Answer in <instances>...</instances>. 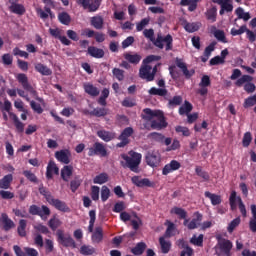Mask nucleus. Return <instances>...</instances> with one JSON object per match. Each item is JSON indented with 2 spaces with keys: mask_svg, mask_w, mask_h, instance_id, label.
<instances>
[{
  "mask_svg": "<svg viewBox=\"0 0 256 256\" xmlns=\"http://www.w3.org/2000/svg\"><path fill=\"white\" fill-rule=\"evenodd\" d=\"M143 35L146 37V39H150L153 45L158 49H164L165 47V51L173 50V36H171V34H168L165 37L161 36V34H158L157 38L155 39V31L153 29H145L143 31Z\"/></svg>",
  "mask_w": 256,
  "mask_h": 256,
  "instance_id": "obj_1",
  "label": "nucleus"
},
{
  "mask_svg": "<svg viewBox=\"0 0 256 256\" xmlns=\"http://www.w3.org/2000/svg\"><path fill=\"white\" fill-rule=\"evenodd\" d=\"M120 157L123 159V161H120V165L124 169H129L132 173H139V165H141V160L143 159L141 153L130 150L128 154L123 153Z\"/></svg>",
  "mask_w": 256,
  "mask_h": 256,
  "instance_id": "obj_2",
  "label": "nucleus"
},
{
  "mask_svg": "<svg viewBox=\"0 0 256 256\" xmlns=\"http://www.w3.org/2000/svg\"><path fill=\"white\" fill-rule=\"evenodd\" d=\"M153 61H161V56L157 55H149L143 60V65L139 69V77L143 79L147 83H151V81H155L153 78V74L151 73L153 67L149 65V63H153Z\"/></svg>",
  "mask_w": 256,
  "mask_h": 256,
  "instance_id": "obj_3",
  "label": "nucleus"
},
{
  "mask_svg": "<svg viewBox=\"0 0 256 256\" xmlns=\"http://www.w3.org/2000/svg\"><path fill=\"white\" fill-rule=\"evenodd\" d=\"M16 80L18 83L23 87L24 91H28L30 95L34 97L38 101V103H45V100L43 98L39 97V94L33 89V86L31 83H29V78L27 77V74L25 73H18L16 75Z\"/></svg>",
  "mask_w": 256,
  "mask_h": 256,
  "instance_id": "obj_4",
  "label": "nucleus"
},
{
  "mask_svg": "<svg viewBox=\"0 0 256 256\" xmlns=\"http://www.w3.org/2000/svg\"><path fill=\"white\" fill-rule=\"evenodd\" d=\"M236 87H243L244 85V91L248 94L255 93L256 86L253 84V76L251 75H242L236 82Z\"/></svg>",
  "mask_w": 256,
  "mask_h": 256,
  "instance_id": "obj_5",
  "label": "nucleus"
},
{
  "mask_svg": "<svg viewBox=\"0 0 256 256\" xmlns=\"http://www.w3.org/2000/svg\"><path fill=\"white\" fill-rule=\"evenodd\" d=\"M30 215H38L42 221H47L49 215H51V209L49 207L42 205L41 207L33 204L29 207Z\"/></svg>",
  "mask_w": 256,
  "mask_h": 256,
  "instance_id": "obj_6",
  "label": "nucleus"
},
{
  "mask_svg": "<svg viewBox=\"0 0 256 256\" xmlns=\"http://www.w3.org/2000/svg\"><path fill=\"white\" fill-rule=\"evenodd\" d=\"M56 237L58 239V243L63 245V247H75V240H73V237H71L70 234H65L63 230H57Z\"/></svg>",
  "mask_w": 256,
  "mask_h": 256,
  "instance_id": "obj_7",
  "label": "nucleus"
},
{
  "mask_svg": "<svg viewBox=\"0 0 256 256\" xmlns=\"http://www.w3.org/2000/svg\"><path fill=\"white\" fill-rule=\"evenodd\" d=\"M133 133H134V130L132 127L125 128L118 137L120 142L116 144V147L118 148L127 147V145L131 143V140H129V137H131Z\"/></svg>",
  "mask_w": 256,
  "mask_h": 256,
  "instance_id": "obj_8",
  "label": "nucleus"
},
{
  "mask_svg": "<svg viewBox=\"0 0 256 256\" xmlns=\"http://www.w3.org/2000/svg\"><path fill=\"white\" fill-rule=\"evenodd\" d=\"M94 155H99L100 157H107V148H105V144L101 142L94 143L93 147L89 148L88 156L94 157Z\"/></svg>",
  "mask_w": 256,
  "mask_h": 256,
  "instance_id": "obj_9",
  "label": "nucleus"
},
{
  "mask_svg": "<svg viewBox=\"0 0 256 256\" xmlns=\"http://www.w3.org/2000/svg\"><path fill=\"white\" fill-rule=\"evenodd\" d=\"M148 138L151 139V141H155L156 143H160L161 145H166V147H169L171 143L173 142V139L166 138L165 135L159 132H151L148 135Z\"/></svg>",
  "mask_w": 256,
  "mask_h": 256,
  "instance_id": "obj_10",
  "label": "nucleus"
},
{
  "mask_svg": "<svg viewBox=\"0 0 256 256\" xmlns=\"http://www.w3.org/2000/svg\"><path fill=\"white\" fill-rule=\"evenodd\" d=\"M54 157L57 159V161H59V163L69 165V163H71V150L62 149L60 151H56Z\"/></svg>",
  "mask_w": 256,
  "mask_h": 256,
  "instance_id": "obj_11",
  "label": "nucleus"
},
{
  "mask_svg": "<svg viewBox=\"0 0 256 256\" xmlns=\"http://www.w3.org/2000/svg\"><path fill=\"white\" fill-rule=\"evenodd\" d=\"M101 1L103 0H94L92 3H89V0H77V3L82 5L84 9H88L90 13H95L101 7Z\"/></svg>",
  "mask_w": 256,
  "mask_h": 256,
  "instance_id": "obj_12",
  "label": "nucleus"
},
{
  "mask_svg": "<svg viewBox=\"0 0 256 256\" xmlns=\"http://www.w3.org/2000/svg\"><path fill=\"white\" fill-rule=\"evenodd\" d=\"M168 123L165 119V114L163 112L156 117V120L151 121V129H156L157 131H161V129H165Z\"/></svg>",
  "mask_w": 256,
  "mask_h": 256,
  "instance_id": "obj_13",
  "label": "nucleus"
},
{
  "mask_svg": "<svg viewBox=\"0 0 256 256\" xmlns=\"http://www.w3.org/2000/svg\"><path fill=\"white\" fill-rule=\"evenodd\" d=\"M9 3V11H11V13H14L15 15H25V6L19 4V0H9Z\"/></svg>",
  "mask_w": 256,
  "mask_h": 256,
  "instance_id": "obj_14",
  "label": "nucleus"
},
{
  "mask_svg": "<svg viewBox=\"0 0 256 256\" xmlns=\"http://www.w3.org/2000/svg\"><path fill=\"white\" fill-rule=\"evenodd\" d=\"M3 225L4 231H11V229H14L15 222L9 218V215L7 213L0 214V226Z\"/></svg>",
  "mask_w": 256,
  "mask_h": 256,
  "instance_id": "obj_15",
  "label": "nucleus"
},
{
  "mask_svg": "<svg viewBox=\"0 0 256 256\" xmlns=\"http://www.w3.org/2000/svg\"><path fill=\"white\" fill-rule=\"evenodd\" d=\"M176 66L181 69L184 77L186 79H191V77H193L195 75V70L194 69H187V64L185 62H183V60L177 58L176 59Z\"/></svg>",
  "mask_w": 256,
  "mask_h": 256,
  "instance_id": "obj_16",
  "label": "nucleus"
},
{
  "mask_svg": "<svg viewBox=\"0 0 256 256\" xmlns=\"http://www.w3.org/2000/svg\"><path fill=\"white\" fill-rule=\"evenodd\" d=\"M218 245L220 247V251H222L224 255L231 256V249H233V242H231V240H227L225 238L220 239Z\"/></svg>",
  "mask_w": 256,
  "mask_h": 256,
  "instance_id": "obj_17",
  "label": "nucleus"
},
{
  "mask_svg": "<svg viewBox=\"0 0 256 256\" xmlns=\"http://www.w3.org/2000/svg\"><path fill=\"white\" fill-rule=\"evenodd\" d=\"M181 169V163L177 160H172L170 163L166 164L162 169V175H169L173 171H179Z\"/></svg>",
  "mask_w": 256,
  "mask_h": 256,
  "instance_id": "obj_18",
  "label": "nucleus"
},
{
  "mask_svg": "<svg viewBox=\"0 0 256 256\" xmlns=\"http://www.w3.org/2000/svg\"><path fill=\"white\" fill-rule=\"evenodd\" d=\"M53 173L54 175H59V167L55 161L50 160L46 168V179H48V181L53 179Z\"/></svg>",
  "mask_w": 256,
  "mask_h": 256,
  "instance_id": "obj_19",
  "label": "nucleus"
},
{
  "mask_svg": "<svg viewBox=\"0 0 256 256\" xmlns=\"http://www.w3.org/2000/svg\"><path fill=\"white\" fill-rule=\"evenodd\" d=\"M163 111L161 110H151V108H145L143 110V113L141 115L142 119H144V121H153V119H155V117H157L158 115H160Z\"/></svg>",
  "mask_w": 256,
  "mask_h": 256,
  "instance_id": "obj_20",
  "label": "nucleus"
},
{
  "mask_svg": "<svg viewBox=\"0 0 256 256\" xmlns=\"http://www.w3.org/2000/svg\"><path fill=\"white\" fill-rule=\"evenodd\" d=\"M49 205H52V207H55L58 211H62V213H69L70 209L67 207V203L64 201H61L59 199L53 198Z\"/></svg>",
  "mask_w": 256,
  "mask_h": 256,
  "instance_id": "obj_21",
  "label": "nucleus"
},
{
  "mask_svg": "<svg viewBox=\"0 0 256 256\" xmlns=\"http://www.w3.org/2000/svg\"><path fill=\"white\" fill-rule=\"evenodd\" d=\"M124 59L128 63H131L132 65H139V63H141V59H143V57L138 53L133 54L131 52H126V53H124Z\"/></svg>",
  "mask_w": 256,
  "mask_h": 256,
  "instance_id": "obj_22",
  "label": "nucleus"
},
{
  "mask_svg": "<svg viewBox=\"0 0 256 256\" xmlns=\"http://www.w3.org/2000/svg\"><path fill=\"white\" fill-rule=\"evenodd\" d=\"M97 136L102 139V141H105V143H109V141H113L115 139L116 134L115 132L107 131V130H98Z\"/></svg>",
  "mask_w": 256,
  "mask_h": 256,
  "instance_id": "obj_23",
  "label": "nucleus"
},
{
  "mask_svg": "<svg viewBox=\"0 0 256 256\" xmlns=\"http://www.w3.org/2000/svg\"><path fill=\"white\" fill-rule=\"evenodd\" d=\"M146 163L150 167H157L161 163V157L155 153H148L146 155Z\"/></svg>",
  "mask_w": 256,
  "mask_h": 256,
  "instance_id": "obj_24",
  "label": "nucleus"
},
{
  "mask_svg": "<svg viewBox=\"0 0 256 256\" xmlns=\"http://www.w3.org/2000/svg\"><path fill=\"white\" fill-rule=\"evenodd\" d=\"M88 55L94 57V59H103L105 57V51L101 48L95 46L88 47Z\"/></svg>",
  "mask_w": 256,
  "mask_h": 256,
  "instance_id": "obj_25",
  "label": "nucleus"
},
{
  "mask_svg": "<svg viewBox=\"0 0 256 256\" xmlns=\"http://www.w3.org/2000/svg\"><path fill=\"white\" fill-rule=\"evenodd\" d=\"M34 69L35 71H37V73H40V75H44L46 77H49V75H53V70H51V68L47 67L43 63H36Z\"/></svg>",
  "mask_w": 256,
  "mask_h": 256,
  "instance_id": "obj_26",
  "label": "nucleus"
},
{
  "mask_svg": "<svg viewBox=\"0 0 256 256\" xmlns=\"http://www.w3.org/2000/svg\"><path fill=\"white\" fill-rule=\"evenodd\" d=\"M195 215L196 218H193L187 225V229H189L190 231H193V229H197V227H199V223L203 221V214L196 212Z\"/></svg>",
  "mask_w": 256,
  "mask_h": 256,
  "instance_id": "obj_27",
  "label": "nucleus"
},
{
  "mask_svg": "<svg viewBox=\"0 0 256 256\" xmlns=\"http://www.w3.org/2000/svg\"><path fill=\"white\" fill-rule=\"evenodd\" d=\"M84 91L87 93V95H90V97H98L100 93L99 88L91 83L84 84Z\"/></svg>",
  "mask_w": 256,
  "mask_h": 256,
  "instance_id": "obj_28",
  "label": "nucleus"
},
{
  "mask_svg": "<svg viewBox=\"0 0 256 256\" xmlns=\"http://www.w3.org/2000/svg\"><path fill=\"white\" fill-rule=\"evenodd\" d=\"M147 249V244L145 242H138L135 247L131 249V254L135 256H141L145 253Z\"/></svg>",
  "mask_w": 256,
  "mask_h": 256,
  "instance_id": "obj_29",
  "label": "nucleus"
},
{
  "mask_svg": "<svg viewBox=\"0 0 256 256\" xmlns=\"http://www.w3.org/2000/svg\"><path fill=\"white\" fill-rule=\"evenodd\" d=\"M201 2V0H181V7H188V11L193 13L197 9V3Z\"/></svg>",
  "mask_w": 256,
  "mask_h": 256,
  "instance_id": "obj_30",
  "label": "nucleus"
},
{
  "mask_svg": "<svg viewBox=\"0 0 256 256\" xmlns=\"http://www.w3.org/2000/svg\"><path fill=\"white\" fill-rule=\"evenodd\" d=\"M72 175H73V166H71V165H65V166L61 169V178H62L63 181H65L66 183L69 181V179L71 178Z\"/></svg>",
  "mask_w": 256,
  "mask_h": 256,
  "instance_id": "obj_31",
  "label": "nucleus"
},
{
  "mask_svg": "<svg viewBox=\"0 0 256 256\" xmlns=\"http://www.w3.org/2000/svg\"><path fill=\"white\" fill-rule=\"evenodd\" d=\"M13 183V174H7L0 179V189H9Z\"/></svg>",
  "mask_w": 256,
  "mask_h": 256,
  "instance_id": "obj_32",
  "label": "nucleus"
},
{
  "mask_svg": "<svg viewBox=\"0 0 256 256\" xmlns=\"http://www.w3.org/2000/svg\"><path fill=\"white\" fill-rule=\"evenodd\" d=\"M165 236L159 238L161 252L167 254L171 251V241L165 240Z\"/></svg>",
  "mask_w": 256,
  "mask_h": 256,
  "instance_id": "obj_33",
  "label": "nucleus"
},
{
  "mask_svg": "<svg viewBox=\"0 0 256 256\" xmlns=\"http://www.w3.org/2000/svg\"><path fill=\"white\" fill-rule=\"evenodd\" d=\"M17 233L19 237H27V220L25 219L19 220Z\"/></svg>",
  "mask_w": 256,
  "mask_h": 256,
  "instance_id": "obj_34",
  "label": "nucleus"
},
{
  "mask_svg": "<svg viewBox=\"0 0 256 256\" xmlns=\"http://www.w3.org/2000/svg\"><path fill=\"white\" fill-rule=\"evenodd\" d=\"M10 119H12L18 133H23L25 131V124L19 121V117H17L16 114L10 113Z\"/></svg>",
  "mask_w": 256,
  "mask_h": 256,
  "instance_id": "obj_35",
  "label": "nucleus"
},
{
  "mask_svg": "<svg viewBox=\"0 0 256 256\" xmlns=\"http://www.w3.org/2000/svg\"><path fill=\"white\" fill-rule=\"evenodd\" d=\"M90 23L94 29H103V25L105 21L103 20V16H93L90 19Z\"/></svg>",
  "mask_w": 256,
  "mask_h": 256,
  "instance_id": "obj_36",
  "label": "nucleus"
},
{
  "mask_svg": "<svg viewBox=\"0 0 256 256\" xmlns=\"http://www.w3.org/2000/svg\"><path fill=\"white\" fill-rule=\"evenodd\" d=\"M204 195H205V197H206L207 199H210L212 205H214V206H216V205H221V203H222V201H223V200L221 199V196H219V195H217V194H213V193H211V192H209V191H206V192L204 193Z\"/></svg>",
  "mask_w": 256,
  "mask_h": 256,
  "instance_id": "obj_37",
  "label": "nucleus"
},
{
  "mask_svg": "<svg viewBox=\"0 0 256 256\" xmlns=\"http://www.w3.org/2000/svg\"><path fill=\"white\" fill-rule=\"evenodd\" d=\"M212 29L214 30L213 35L217 41L220 43H227V37L225 36V31L223 30H217V27L212 26Z\"/></svg>",
  "mask_w": 256,
  "mask_h": 256,
  "instance_id": "obj_38",
  "label": "nucleus"
},
{
  "mask_svg": "<svg viewBox=\"0 0 256 256\" xmlns=\"http://www.w3.org/2000/svg\"><path fill=\"white\" fill-rule=\"evenodd\" d=\"M103 241V228L96 227L92 234V243H101Z\"/></svg>",
  "mask_w": 256,
  "mask_h": 256,
  "instance_id": "obj_39",
  "label": "nucleus"
},
{
  "mask_svg": "<svg viewBox=\"0 0 256 256\" xmlns=\"http://www.w3.org/2000/svg\"><path fill=\"white\" fill-rule=\"evenodd\" d=\"M205 15L208 21L215 23V21H217V6H212L206 11Z\"/></svg>",
  "mask_w": 256,
  "mask_h": 256,
  "instance_id": "obj_40",
  "label": "nucleus"
},
{
  "mask_svg": "<svg viewBox=\"0 0 256 256\" xmlns=\"http://www.w3.org/2000/svg\"><path fill=\"white\" fill-rule=\"evenodd\" d=\"M149 95H158V97H166L169 91L166 88L152 87L148 90Z\"/></svg>",
  "mask_w": 256,
  "mask_h": 256,
  "instance_id": "obj_41",
  "label": "nucleus"
},
{
  "mask_svg": "<svg viewBox=\"0 0 256 256\" xmlns=\"http://www.w3.org/2000/svg\"><path fill=\"white\" fill-rule=\"evenodd\" d=\"M109 110L107 108H94L91 112H89V115L92 117H105L108 115Z\"/></svg>",
  "mask_w": 256,
  "mask_h": 256,
  "instance_id": "obj_42",
  "label": "nucleus"
},
{
  "mask_svg": "<svg viewBox=\"0 0 256 256\" xmlns=\"http://www.w3.org/2000/svg\"><path fill=\"white\" fill-rule=\"evenodd\" d=\"M38 191L40 195L44 196V199H46L47 203L53 199V194H51V191H49L47 187L43 186V184L39 186Z\"/></svg>",
  "mask_w": 256,
  "mask_h": 256,
  "instance_id": "obj_43",
  "label": "nucleus"
},
{
  "mask_svg": "<svg viewBox=\"0 0 256 256\" xmlns=\"http://www.w3.org/2000/svg\"><path fill=\"white\" fill-rule=\"evenodd\" d=\"M193 111V104L189 101H185L184 105L179 108V115H189Z\"/></svg>",
  "mask_w": 256,
  "mask_h": 256,
  "instance_id": "obj_44",
  "label": "nucleus"
},
{
  "mask_svg": "<svg viewBox=\"0 0 256 256\" xmlns=\"http://www.w3.org/2000/svg\"><path fill=\"white\" fill-rule=\"evenodd\" d=\"M107 181H109V175H107V173H100L93 179V183L96 185H103L104 183H107Z\"/></svg>",
  "mask_w": 256,
  "mask_h": 256,
  "instance_id": "obj_45",
  "label": "nucleus"
},
{
  "mask_svg": "<svg viewBox=\"0 0 256 256\" xmlns=\"http://www.w3.org/2000/svg\"><path fill=\"white\" fill-rule=\"evenodd\" d=\"M235 13L238 19H243V21H249V19H251V14L249 12H245V10H243L241 7H238L235 10Z\"/></svg>",
  "mask_w": 256,
  "mask_h": 256,
  "instance_id": "obj_46",
  "label": "nucleus"
},
{
  "mask_svg": "<svg viewBox=\"0 0 256 256\" xmlns=\"http://www.w3.org/2000/svg\"><path fill=\"white\" fill-rule=\"evenodd\" d=\"M195 173L198 177H201V179H203V181H209V179H211V176H209V172L203 170V168H201V166H197L195 168Z\"/></svg>",
  "mask_w": 256,
  "mask_h": 256,
  "instance_id": "obj_47",
  "label": "nucleus"
},
{
  "mask_svg": "<svg viewBox=\"0 0 256 256\" xmlns=\"http://www.w3.org/2000/svg\"><path fill=\"white\" fill-rule=\"evenodd\" d=\"M58 21H60L62 25H69L71 23V15L67 12H61L58 14Z\"/></svg>",
  "mask_w": 256,
  "mask_h": 256,
  "instance_id": "obj_48",
  "label": "nucleus"
},
{
  "mask_svg": "<svg viewBox=\"0 0 256 256\" xmlns=\"http://www.w3.org/2000/svg\"><path fill=\"white\" fill-rule=\"evenodd\" d=\"M170 213L177 215L179 219H187V211L180 207H174L171 209Z\"/></svg>",
  "mask_w": 256,
  "mask_h": 256,
  "instance_id": "obj_49",
  "label": "nucleus"
},
{
  "mask_svg": "<svg viewBox=\"0 0 256 256\" xmlns=\"http://www.w3.org/2000/svg\"><path fill=\"white\" fill-rule=\"evenodd\" d=\"M201 28V23L193 22V23H186L184 26L185 31L188 33H195L198 29Z\"/></svg>",
  "mask_w": 256,
  "mask_h": 256,
  "instance_id": "obj_50",
  "label": "nucleus"
},
{
  "mask_svg": "<svg viewBox=\"0 0 256 256\" xmlns=\"http://www.w3.org/2000/svg\"><path fill=\"white\" fill-rule=\"evenodd\" d=\"M240 224L241 217H237L234 220H232L227 227L228 233H233V231H235V229H237V227H239Z\"/></svg>",
  "mask_w": 256,
  "mask_h": 256,
  "instance_id": "obj_51",
  "label": "nucleus"
},
{
  "mask_svg": "<svg viewBox=\"0 0 256 256\" xmlns=\"http://www.w3.org/2000/svg\"><path fill=\"white\" fill-rule=\"evenodd\" d=\"M255 105H256V94L246 98L243 103L244 109H249V107H254Z\"/></svg>",
  "mask_w": 256,
  "mask_h": 256,
  "instance_id": "obj_52",
  "label": "nucleus"
},
{
  "mask_svg": "<svg viewBox=\"0 0 256 256\" xmlns=\"http://www.w3.org/2000/svg\"><path fill=\"white\" fill-rule=\"evenodd\" d=\"M48 227L53 231H57V228L61 227V220L54 216L48 221Z\"/></svg>",
  "mask_w": 256,
  "mask_h": 256,
  "instance_id": "obj_53",
  "label": "nucleus"
},
{
  "mask_svg": "<svg viewBox=\"0 0 256 256\" xmlns=\"http://www.w3.org/2000/svg\"><path fill=\"white\" fill-rule=\"evenodd\" d=\"M111 197V190L107 186L101 188V201L105 203Z\"/></svg>",
  "mask_w": 256,
  "mask_h": 256,
  "instance_id": "obj_54",
  "label": "nucleus"
},
{
  "mask_svg": "<svg viewBox=\"0 0 256 256\" xmlns=\"http://www.w3.org/2000/svg\"><path fill=\"white\" fill-rule=\"evenodd\" d=\"M203 234H200L198 237L197 235H193L190 239V243L192 245H196L197 247H203Z\"/></svg>",
  "mask_w": 256,
  "mask_h": 256,
  "instance_id": "obj_55",
  "label": "nucleus"
},
{
  "mask_svg": "<svg viewBox=\"0 0 256 256\" xmlns=\"http://www.w3.org/2000/svg\"><path fill=\"white\" fill-rule=\"evenodd\" d=\"M237 192L236 191H232L230 194V198H229V202H230V209L232 211H235V209H237Z\"/></svg>",
  "mask_w": 256,
  "mask_h": 256,
  "instance_id": "obj_56",
  "label": "nucleus"
},
{
  "mask_svg": "<svg viewBox=\"0 0 256 256\" xmlns=\"http://www.w3.org/2000/svg\"><path fill=\"white\" fill-rule=\"evenodd\" d=\"M81 255H93L95 253V248L89 245H82L80 247Z\"/></svg>",
  "mask_w": 256,
  "mask_h": 256,
  "instance_id": "obj_57",
  "label": "nucleus"
},
{
  "mask_svg": "<svg viewBox=\"0 0 256 256\" xmlns=\"http://www.w3.org/2000/svg\"><path fill=\"white\" fill-rule=\"evenodd\" d=\"M183 103L182 96H174L172 99L168 100L169 107H177Z\"/></svg>",
  "mask_w": 256,
  "mask_h": 256,
  "instance_id": "obj_58",
  "label": "nucleus"
},
{
  "mask_svg": "<svg viewBox=\"0 0 256 256\" xmlns=\"http://www.w3.org/2000/svg\"><path fill=\"white\" fill-rule=\"evenodd\" d=\"M24 177L30 181V183H37L38 179L35 173L31 172V170H24L23 171Z\"/></svg>",
  "mask_w": 256,
  "mask_h": 256,
  "instance_id": "obj_59",
  "label": "nucleus"
},
{
  "mask_svg": "<svg viewBox=\"0 0 256 256\" xmlns=\"http://www.w3.org/2000/svg\"><path fill=\"white\" fill-rule=\"evenodd\" d=\"M252 141H253V136L251 135V132L244 133V136L242 139L243 147H249Z\"/></svg>",
  "mask_w": 256,
  "mask_h": 256,
  "instance_id": "obj_60",
  "label": "nucleus"
},
{
  "mask_svg": "<svg viewBox=\"0 0 256 256\" xmlns=\"http://www.w3.org/2000/svg\"><path fill=\"white\" fill-rule=\"evenodd\" d=\"M112 74L114 75V77H116L118 81H123L125 79V71L119 68H114L112 70Z\"/></svg>",
  "mask_w": 256,
  "mask_h": 256,
  "instance_id": "obj_61",
  "label": "nucleus"
},
{
  "mask_svg": "<svg viewBox=\"0 0 256 256\" xmlns=\"http://www.w3.org/2000/svg\"><path fill=\"white\" fill-rule=\"evenodd\" d=\"M81 183L82 181L79 179V177H75V179L70 182V189L72 193H75V191L81 187Z\"/></svg>",
  "mask_w": 256,
  "mask_h": 256,
  "instance_id": "obj_62",
  "label": "nucleus"
},
{
  "mask_svg": "<svg viewBox=\"0 0 256 256\" xmlns=\"http://www.w3.org/2000/svg\"><path fill=\"white\" fill-rule=\"evenodd\" d=\"M176 133H181L183 137H190L191 136V131L189 128L185 126H176L175 128Z\"/></svg>",
  "mask_w": 256,
  "mask_h": 256,
  "instance_id": "obj_63",
  "label": "nucleus"
},
{
  "mask_svg": "<svg viewBox=\"0 0 256 256\" xmlns=\"http://www.w3.org/2000/svg\"><path fill=\"white\" fill-rule=\"evenodd\" d=\"M99 186H92L91 187V199L92 201H99Z\"/></svg>",
  "mask_w": 256,
  "mask_h": 256,
  "instance_id": "obj_64",
  "label": "nucleus"
}]
</instances>
